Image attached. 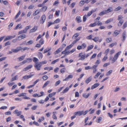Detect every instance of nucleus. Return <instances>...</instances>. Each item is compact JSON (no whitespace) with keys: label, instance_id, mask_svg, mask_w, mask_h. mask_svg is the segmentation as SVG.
<instances>
[{"label":"nucleus","instance_id":"680f3d73","mask_svg":"<svg viewBox=\"0 0 127 127\" xmlns=\"http://www.w3.org/2000/svg\"><path fill=\"white\" fill-rule=\"evenodd\" d=\"M112 72V70H110L107 72L106 74V75L107 76L109 75Z\"/></svg>","mask_w":127,"mask_h":127},{"label":"nucleus","instance_id":"09e8293b","mask_svg":"<svg viewBox=\"0 0 127 127\" xmlns=\"http://www.w3.org/2000/svg\"><path fill=\"white\" fill-rule=\"evenodd\" d=\"M127 27V21L126 22L123 24L122 28L123 29H124Z\"/></svg>","mask_w":127,"mask_h":127},{"label":"nucleus","instance_id":"4d7b16f0","mask_svg":"<svg viewBox=\"0 0 127 127\" xmlns=\"http://www.w3.org/2000/svg\"><path fill=\"white\" fill-rule=\"evenodd\" d=\"M38 61V59H37V58H35V57L33 58V61L35 63H36V62H37Z\"/></svg>","mask_w":127,"mask_h":127},{"label":"nucleus","instance_id":"4c0bfd02","mask_svg":"<svg viewBox=\"0 0 127 127\" xmlns=\"http://www.w3.org/2000/svg\"><path fill=\"white\" fill-rule=\"evenodd\" d=\"M90 94H88L87 95L86 94H83L82 95L85 98H87L89 97Z\"/></svg>","mask_w":127,"mask_h":127},{"label":"nucleus","instance_id":"6ab92c4d","mask_svg":"<svg viewBox=\"0 0 127 127\" xmlns=\"http://www.w3.org/2000/svg\"><path fill=\"white\" fill-rule=\"evenodd\" d=\"M37 29V26H34L32 29H31L30 32V33H32L35 31Z\"/></svg>","mask_w":127,"mask_h":127},{"label":"nucleus","instance_id":"052dcab7","mask_svg":"<svg viewBox=\"0 0 127 127\" xmlns=\"http://www.w3.org/2000/svg\"><path fill=\"white\" fill-rule=\"evenodd\" d=\"M61 83V81L60 80H59L58 81L56 82L55 84V86H57L59 84Z\"/></svg>","mask_w":127,"mask_h":127},{"label":"nucleus","instance_id":"7ed1b4c3","mask_svg":"<svg viewBox=\"0 0 127 127\" xmlns=\"http://www.w3.org/2000/svg\"><path fill=\"white\" fill-rule=\"evenodd\" d=\"M80 37H78L72 43L70 44L69 46H67L66 48V50H68L70 48H71L73 45L76 43L80 39Z\"/></svg>","mask_w":127,"mask_h":127},{"label":"nucleus","instance_id":"c03bdc74","mask_svg":"<svg viewBox=\"0 0 127 127\" xmlns=\"http://www.w3.org/2000/svg\"><path fill=\"white\" fill-rule=\"evenodd\" d=\"M66 70V69L65 68H62L60 69V72L62 73H63L65 72Z\"/></svg>","mask_w":127,"mask_h":127},{"label":"nucleus","instance_id":"393cba45","mask_svg":"<svg viewBox=\"0 0 127 127\" xmlns=\"http://www.w3.org/2000/svg\"><path fill=\"white\" fill-rule=\"evenodd\" d=\"M96 11V10H92L91 11H90L87 14V15H86L87 16V17H89L93 13V12H94Z\"/></svg>","mask_w":127,"mask_h":127},{"label":"nucleus","instance_id":"39448f33","mask_svg":"<svg viewBox=\"0 0 127 127\" xmlns=\"http://www.w3.org/2000/svg\"><path fill=\"white\" fill-rule=\"evenodd\" d=\"M78 57H80L79 60L83 61L86 58V54H83V53L81 52L79 54Z\"/></svg>","mask_w":127,"mask_h":127},{"label":"nucleus","instance_id":"9b49d317","mask_svg":"<svg viewBox=\"0 0 127 127\" xmlns=\"http://www.w3.org/2000/svg\"><path fill=\"white\" fill-rule=\"evenodd\" d=\"M15 37V35H14L13 36H7L6 37L4 40V41H7L8 40L12 39L13 38H14Z\"/></svg>","mask_w":127,"mask_h":127},{"label":"nucleus","instance_id":"7c9ffc66","mask_svg":"<svg viewBox=\"0 0 127 127\" xmlns=\"http://www.w3.org/2000/svg\"><path fill=\"white\" fill-rule=\"evenodd\" d=\"M38 58L39 59H41L43 57V55L41 52H39L37 55Z\"/></svg>","mask_w":127,"mask_h":127},{"label":"nucleus","instance_id":"2eb2a0df","mask_svg":"<svg viewBox=\"0 0 127 127\" xmlns=\"http://www.w3.org/2000/svg\"><path fill=\"white\" fill-rule=\"evenodd\" d=\"M92 79V76H90L86 79V80L85 81V82L86 83L88 84L91 81Z\"/></svg>","mask_w":127,"mask_h":127},{"label":"nucleus","instance_id":"c85d7f7f","mask_svg":"<svg viewBox=\"0 0 127 127\" xmlns=\"http://www.w3.org/2000/svg\"><path fill=\"white\" fill-rule=\"evenodd\" d=\"M25 55H23L18 58L19 61H21L23 60L25 58Z\"/></svg>","mask_w":127,"mask_h":127},{"label":"nucleus","instance_id":"2f4dec72","mask_svg":"<svg viewBox=\"0 0 127 127\" xmlns=\"http://www.w3.org/2000/svg\"><path fill=\"white\" fill-rule=\"evenodd\" d=\"M97 25V23L96 22H95L89 25L90 27H93L96 26Z\"/></svg>","mask_w":127,"mask_h":127},{"label":"nucleus","instance_id":"f3484780","mask_svg":"<svg viewBox=\"0 0 127 127\" xmlns=\"http://www.w3.org/2000/svg\"><path fill=\"white\" fill-rule=\"evenodd\" d=\"M73 76L72 75H69L67 77H66L65 79L63 80V81H67L68 80L70 79L71 78L73 77Z\"/></svg>","mask_w":127,"mask_h":127},{"label":"nucleus","instance_id":"58836bf2","mask_svg":"<svg viewBox=\"0 0 127 127\" xmlns=\"http://www.w3.org/2000/svg\"><path fill=\"white\" fill-rule=\"evenodd\" d=\"M93 36V35L92 34H91L89 36H87L86 37V39L88 40H91L93 38H92V37Z\"/></svg>","mask_w":127,"mask_h":127},{"label":"nucleus","instance_id":"72a5a7b5","mask_svg":"<svg viewBox=\"0 0 127 127\" xmlns=\"http://www.w3.org/2000/svg\"><path fill=\"white\" fill-rule=\"evenodd\" d=\"M40 38L41 39L39 41V43L42 45L44 44V40L43 38Z\"/></svg>","mask_w":127,"mask_h":127},{"label":"nucleus","instance_id":"8fccbe9b","mask_svg":"<svg viewBox=\"0 0 127 127\" xmlns=\"http://www.w3.org/2000/svg\"><path fill=\"white\" fill-rule=\"evenodd\" d=\"M119 21V22H118V26H121L122 25L123 22L124 21L123 20H121Z\"/></svg>","mask_w":127,"mask_h":127},{"label":"nucleus","instance_id":"3c124183","mask_svg":"<svg viewBox=\"0 0 127 127\" xmlns=\"http://www.w3.org/2000/svg\"><path fill=\"white\" fill-rule=\"evenodd\" d=\"M60 21V20L59 18L57 19H56L54 22H53V23L55 24H57L59 23Z\"/></svg>","mask_w":127,"mask_h":127},{"label":"nucleus","instance_id":"a211bd4d","mask_svg":"<svg viewBox=\"0 0 127 127\" xmlns=\"http://www.w3.org/2000/svg\"><path fill=\"white\" fill-rule=\"evenodd\" d=\"M112 11V8L111 7H110L107 10H105V11L106 13L107 14Z\"/></svg>","mask_w":127,"mask_h":127},{"label":"nucleus","instance_id":"5701e85b","mask_svg":"<svg viewBox=\"0 0 127 127\" xmlns=\"http://www.w3.org/2000/svg\"><path fill=\"white\" fill-rule=\"evenodd\" d=\"M62 50V48H59L58 49H57L54 53V54H58Z\"/></svg>","mask_w":127,"mask_h":127},{"label":"nucleus","instance_id":"4468645a","mask_svg":"<svg viewBox=\"0 0 127 127\" xmlns=\"http://www.w3.org/2000/svg\"><path fill=\"white\" fill-rule=\"evenodd\" d=\"M33 66L32 65H28L27 67L24 68L23 69L24 71H26L31 68Z\"/></svg>","mask_w":127,"mask_h":127},{"label":"nucleus","instance_id":"c9c22d12","mask_svg":"<svg viewBox=\"0 0 127 127\" xmlns=\"http://www.w3.org/2000/svg\"><path fill=\"white\" fill-rule=\"evenodd\" d=\"M79 35V34L78 33H76L74 34L72 37V39H76Z\"/></svg>","mask_w":127,"mask_h":127},{"label":"nucleus","instance_id":"f257e3e1","mask_svg":"<svg viewBox=\"0 0 127 127\" xmlns=\"http://www.w3.org/2000/svg\"><path fill=\"white\" fill-rule=\"evenodd\" d=\"M29 49V48L27 47L22 48L21 47L19 46L17 47L16 49H11V51H9V53L11 54L13 52L16 53L20 50L22 52H23L25 50H28Z\"/></svg>","mask_w":127,"mask_h":127},{"label":"nucleus","instance_id":"423d86ee","mask_svg":"<svg viewBox=\"0 0 127 127\" xmlns=\"http://www.w3.org/2000/svg\"><path fill=\"white\" fill-rule=\"evenodd\" d=\"M86 44L85 43H83L81 45L78 46L77 47V49L79 50L84 49L86 47Z\"/></svg>","mask_w":127,"mask_h":127},{"label":"nucleus","instance_id":"20e7f679","mask_svg":"<svg viewBox=\"0 0 127 127\" xmlns=\"http://www.w3.org/2000/svg\"><path fill=\"white\" fill-rule=\"evenodd\" d=\"M121 53V51L119 52L116 53L114 55L113 58L112 60V63H113L115 62L118 58L120 54Z\"/></svg>","mask_w":127,"mask_h":127},{"label":"nucleus","instance_id":"5fc2aeb1","mask_svg":"<svg viewBox=\"0 0 127 127\" xmlns=\"http://www.w3.org/2000/svg\"><path fill=\"white\" fill-rule=\"evenodd\" d=\"M108 59V57L107 56H106L104 57L102 59V61L103 62L105 61Z\"/></svg>","mask_w":127,"mask_h":127},{"label":"nucleus","instance_id":"b1692460","mask_svg":"<svg viewBox=\"0 0 127 127\" xmlns=\"http://www.w3.org/2000/svg\"><path fill=\"white\" fill-rule=\"evenodd\" d=\"M33 43V41L32 40H30L29 41L27 42L26 43H24V42H23V44L26 45H29L32 44Z\"/></svg>","mask_w":127,"mask_h":127},{"label":"nucleus","instance_id":"774afa93","mask_svg":"<svg viewBox=\"0 0 127 127\" xmlns=\"http://www.w3.org/2000/svg\"><path fill=\"white\" fill-rule=\"evenodd\" d=\"M42 79L44 80H46L48 78V77L47 75H44L42 77Z\"/></svg>","mask_w":127,"mask_h":127},{"label":"nucleus","instance_id":"473e14b6","mask_svg":"<svg viewBox=\"0 0 127 127\" xmlns=\"http://www.w3.org/2000/svg\"><path fill=\"white\" fill-rule=\"evenodd\" d=\"M113 20V18H110L108 19L106 21H105V24H107L112 21Z\"/></svg>","mask_w":127,"mask_h":127},{"label":"nucleus","instance_id":"0e129e2a","mask_svg":"<svg viewBox=\"0 0 127 127\" xmlns=\"http://www.w3.org/2000/svg\"><path fill=\"white\" fill-rule=\"evenodd\" d=\"M59 60V59H58L56 60H54L52 61V64H54L57 62H58Z\"/></svg>","mask_w":127,"mask_h":127},{"label":"nucleus","instance_id":"338daca9","mask_svg":"<svg viewBox=\"0 0 127 127\" xmlns=\"http://www.w3.org/2000/svg\"><path fill=\"white\" fill-rule=\"evenodd\" d=\"M40 11L38 10H36L33 13V14L34 15H35L39 13Z\"/></svg>","mask_w":127,"mask_h":127},{"label":"nucleus","instance_id":"bf43d9fd","mask_svg":"<svg viewBox=\"0 0 127 127\" xmlns=\"http://www.w3.org/2000/svg\"><path fill=\"white\" fill-rule=\"evenodd\" d=\"M85 3V2L84 0H82L80 2V6H82Z\"/></svg>","mask_w":127,"mask_h":127},{"label":"nucleus","instance_id":"49530a36","mask_svg":"<svg viewBox=\"0 0 127 127\" xmlns=\"http://www.w3.org/2000/svg\"><path fill=\"white\" fill-rule=\"evenodd\" d=\"M17 75H16L14 77L12 78L11 80V81L12 82L17 80Z\"/></svg>","mask_w":127,"mask_h":127},{"label":"nucleus","instance_id":"c756f323","mask_svg":"<svg viewBox=\"0 0 127 127\" xmlns=\"http://www.w3.org/2000/svg\"><path fill=\"white\" fill-rule=\"evenodd\" d=\"M57 113L56 112H53V114L52 117L54 119L57 120V117L55 115V114Z\"/></svg>","mask_w":127,"mask_h":127},{"label":"nucleus","instance_id":"9d476101","mask_svg":"<svg viewBox=\"0 0 127 127\" xmlns=\"http://www.w3.org/2000/svg\"><path fill=\"white\" fill-rule=\"evenodd\" d=\"M97 65H94L92 67V69L93 70V73H96V72L97 70Z\"/></svg>","mask_w":127,"mask_h":127},{"label":"nucleus","instance_id":"864d4df0","mask_svg":"<svg viewBox=\"0 0 127 127\" xmlns=\"http://www.w3.org/2000/svg\"><path fill=\"white\" fill-rule=\"evenodd\" d=\"M26 95V94L25 93H22L18 95L19 97H21L22 96H25Z\"/></svg>","mask_w":127,"mask_h":127},{"label":"nucleus","instance_id":"6e6d98bb","mask_svg":"<svg viewBox=\"0 0 127 127\" xmlns=\"http://www.w3.org/2000/svg\"><path fill=\"white\" fill-rule=\"evenodd\" d=\"M21 13V12H20V10L15 17V19H16L17 18L19 17V15H20Z\"/></svg>","mask_w":127,"mask_h":127},{"label":"nucleus","instance_id":"412c9836","mask_svg":"<svg viewBox=\"0 0 127 127\" xmlns=\"http://www.w3.org/2000/svg\"><path fill=\"white\" fill-rule=\"evenodd\" d=\"M44 69L45 70H47L48 71H50V70H52L53 69V68L51 66L46 67L44 68Z\"/></svg>","mask_w":127,"mask_h":127},{"label":"nucleus","instance_id":"37998d69","mask_svg":"<svg viewBox=\"0 0 127 127\" xmlns=\"http://www.w3.org/2000/svg\"><path fill=\"white\" fill-rule=\"evenodd\" d=\"M102 119V118L101 117H97V118L96 120V122L98 123H99L100 121Z\"/></svg>","mask_w":127,"mask_h":127},{"label":"nucleus","instance_id":"a19ab883","mask_svg":"<svg viewBox=\"0 0 127 127\" xmlns=\"http://www.w3.org/2000/svg\"><path fill=\"white\" fill-rule=\"evenodd\" d=\"M117 43L116 42L113 43H112L111 44H110L109 45V46L110 47L112 48L114 46L116 45H117Z\"/></svg>","mask_w":127,"mask_h":127},{"label":"nucleus","instance_id":"f03ea898","mask_svg":"<svg viewBox=\"0 0 127 127\" xmlns=\"http://www.w3.org/2000/svg\"><path fill=\"white\" fill-rule=\"evenodd\" d=\"M91 109H92L91 108L89 111L86 110L85 112H84L83 111H77L75 112L74 114L76 116L79 115V116H80L82 115H85L87 113L88 111H91Z\"/></svg>","mask_w":127,"mask_h":127},{"label":"nucleus","instance_id":"4be33fe9","mask_svg":"<svg viewBox=\"0 0 127 127\" xmlns=\"http://www.w3.org/2000/svg\"><path fill=\"white\" fill-rule=\"evenodd\" d=\"M51 50V47H48L45 49L43 52V53L45 54L49 51Z\"/></svg>","mask_w":127,"mask_h":127},{"label":"nucleus","instance_id":"f8f14e48","mask_svg":"<svg viewBox=\"0 0 127 127\" xmlns=\"http://www.w3.org/2000/svg\"><path fill=\"white\" fill-rule=\"evenodd\" d=\"M122 37H123L122 41H124L125 40L126 37V32L125 31H124L123 33L122 34Z\"/></svg>","mask_w":127,"mask_h":127},{"label":"nucleus","instance_id":"bb28decb","mask_svg":"<svg viewBox=\"0 0 127 127\" xmlns=\"http://www.w3.org/2000/svg\"><path fill=\"white\" fill-rule=\"evenodd\" d=\"M81 18L80 16H77L76 18V20L78 23H79L81 22Z\"/></svg>","mask_w":127,"mask_h":127},{"label":"nucleus","instance_id":"6e6552de","mask_svg":"<svg viewBox=\"0 0 127 127\" xmlns=\"http://www.w3.org/2000/svg\"><path fill=\"white\" fill-rule=\"evenodd\" d=\"M41 66V64H40V63H36L34 65V67L37 70H40Z\"/></svg>","mask_w":127,"mask_h":127},{"label":"nucleus","instance_id":"0eeeda50","mask_svg":"<svg viewBox=\"0 0 127 127\" xmlns=\"http://www.w3.org/2000/svg\"><path fill=\"white\" fill-rule=\"evenodd\" d=\"M46 19V17L45 14L43 15L41 17L40 22V24H43L45 21Z\"/></svg>","mask_w":127,"mask_h":127},{"label":"nucleus","instance_id":"ddd939ff","mask_svg":"<svg viewBox=\"0 0 127 127\" xmlns=\"http://www.w3.org/2000/svg\"><path fill=\"white\" fill-rule=\"evenodd\" d=\"M99 84L98 83H95L92 86L91 88V89L93 90L97 87L99 86Z\"/></svg>","mask_w":127,"mask_h":127},{"label":"nucleus","instance_id":"1a4fd4ad","mask_svg":"<svg viewBox=\"0 0 127 127\" xmlns=\"http://www.w3.org/2000/svg\"><path fill=\"white\" fill-rule=\"evenodd\" d=\"M34 75V74H32L29 75H26L23 77V79L24 80H27L30 78H31Z\"/></svg>","mask_w":127,"mask_h":127},{"label":"nucleus","instance_id":"a878e982","mask_svg":"<svg viewBox=\"0 0 127 127\" xmlns=\"http://www.w3.org/2000/svg\"><path fill=\"white\" fill-rule=\"evenodd\" d=\"M45 34V32H44L42 34V35L40 34H39L38 35V37H37L36 39V41H37L38 40L41 38V37L44 36Z\"/></svg>","mask_w":127,"mask_h":127},{"label":"nucleus","instance_id":"69168bd1","mask_svg":"<svg viewBox=\"0 0 127 127\" xmlns=\"http://www.w3.org/2000/svg\"><path fill=\"white\" fill-rule=\"evenodd\" d=\"M53 24H54L53 23L50 22H48L47 25L48 28H49L51 25Z\"/></svg>","mask_w":127,"mask_h":127},{"label":"nucleus","instance_id":"de8ad7c7","mask_svg":"<svg viewBox=\"0 0 127 127\" xmlns=\"http://www.w3.org/2000/svg\"><path fill=\"white\" fill-rule=\"evenodd\" d=\"M106 13L105 11V10H103V11L101 12L99 14V15L100 16H101L103 15L106 14Z\"/></svg>","mask_w":127,"mask_h":127},{"label":"nucleus","instance_id":"f704fd0d","mask_svg":"<svg viewBox=\"0 0 127 127\" xmlns=\"http://www.w3.org/2000/svg\"><path fill=\"white\" fill-rule=\"evenodd\" d=\"M93 47L94 46L92 45L89 46L87 47V50L86 51H87L91 50L93 48Z\"/></svg>","mask_w":127,"mask_h":127},{"label":"nucleus","instance_id":"dca6fc26","mask_svg":"<svg viewBox=\"0 0 127 127\" xmlns=\"http://www.w3.org/2000/svg\"><path fill=\"white\" fill-rule=\"evenodd\" d=\"M26 35L23 34L21 35L18 37V39L19 40L21 39L24 38L26 37Z\"/></svg>","mask_w":127,"mask_h":127},{"label":"nucleus","instance_id":"13d9d810","mask_svg":"<svg viewBox=\"0 0 127 127\" xmlns=\"http://www.w3.org/2000/svg\"><path fill=\"white\" fill-rule=\"evenodd\" d=\"M101 74V73L99 72H98L94 77V78H96L98 77V76Z\"/></svg>","mask_w":127,"mask_h":127},{"label":"nucleus","instance_id":"603ef678","mask_svg":"<svg viewBox=\"0 0 127 127\" xmlns=\"http://www.w3.org/2000/svg\"><path fill=\"white\" fill-rule=\"evenodd\" d=\"M45 119V118H44V117H42L41 118V119H39L38 121V122H39V123H41V121H44Z\"/></svg>","mask_w":127,"mask_h":127},{"label":"nucleus","instance_id":"79ce46f5","mask_svg":"<svg viewBox=\"0 0 127 127\" xmlns=\"http://www.w3.org/2000/svg\"><path fill=\"white\" fill-rule=\"evenodd\" d=\"M50 82V81H47L44 84L42 88H44L46 87L48 85Z\"/></svg>","mask_w":127,"mask_h":127},{"label":"nucleus","instance_id":"e2e57ef3","mask_svg":"<svg viewBox=\"0 0 127 127\" xmlns=\"http://www.w3.org/2000/svg\"><path fill=\"white\" fill-rule=\"evenodd\" d=\"M123 17L121 15H119L118 17V20H123Z\"/></svg>","mask_w":127,"mask_h":127},{"label":"nucleus","instance_id":"cd10ccee","mask_svg":"<svg viewBox=\"0 0 127 127\" xmlns=\"http://www.w3.org/2000/svg\"><path fill=\"white\" fill-rule=\"evenodd\" d=\"M69 90V88L68 87H66L61 93H62L64 94L67 92Z\"/></svg>","mask_w":127,"mask_h":127},{"label":"nucleus","instance_id":"aec40b11","mask_svg":"<svg viewBox=\"0 0 127 127\" xmlns=\"http://www.w3.org/2000/svg\"><path fill=\"white\" fill-rule=\"evenodd\" d=\"M120 31L118 30H116L113 33V35L114 36H116L120 32Z\"/></svg>","mask_w":127,"mask_h":127},{"label":"nucleus","instance_id":"e433bc0d","mask_svg":"<svg viewBox=\"0 0 127 127\" xmlns=\"http://www.w3.org/2000/svg\"><path fill=\"white\" fill-rule=\"evenodd\" d=\"M47 9V7L46 6H44L41 8V10L43 12H45Z\"/></svg>","mask_w":127,"mask_h":127},{"label":"nucleus","instance_id":"ea45409f","mask_svg":"<svg viewBox=\"0 0 127 127\" xmlns=\"http://www.w3.org/2000/svg\"><path fill=\"white\" fill-rule=\"evenodd\" d=\"M99 39V38L98 37H96L92 39V40L95 42H96Z\"/></svg>","mask_w":127,"mask_h":127},{"label":"nucleus","instance_id":"a18cd8bd","mask_svg":"<svg viewBox=\"0 0 127 127\" xmlns=\"http://www.w3.org/2000/svg\"><path fill=\"white\" fill-rule=\"evenodd\" d=\"M112 40L111 38H108L106 39V41L107 43L110 42Z\"/></svg>","mask_w":127,"mask_h":127}]
</instances>
